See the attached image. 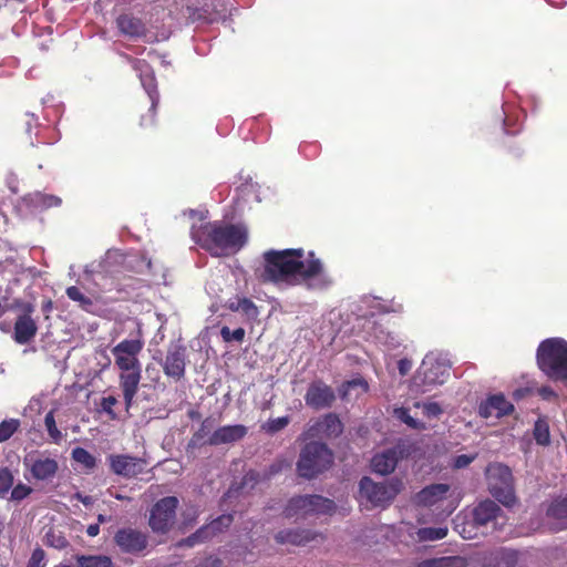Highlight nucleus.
<instances>
[{"instance_id":"obj_1","label":"nucleus","mask_w":567,"mask_h":567,"mask_svg":"<svg viewBox=\"0 0 567 567\" xmlns=\"http://www.w3.org/2000/svg\"><path fill=\"white\" fill-rule=\"evenodd\" d=\"M262 279L277 285L303 286L324 290L333 284L323 262L313 251L303 249L269 250L264 254Z\"/></svg>"},{"instance_id":"obj_2","label":"nucleus","mask_w":567,"mask_h":567,"mask_svg":"<svg viewBox=\"0 0 567 567\" xmlns=\"http://www.w3.org/2000/svg\"><path fill=\"white\" fill-rule=\"evenodd\" d=\"M143 348L144 340L138 336L132 339H124L111 349L114 365L120 371L118 381L126 410L132 406L142 379V364L138 355Z\"/></svg>"},{"instance_id":"obj_3","label":"nucleus","mask_w":567,"mask_h":567,"mask_svg":"<svg viewBox=\"0 0 567 567\" xmlns=\"http://www.w3.org/2000/svg\"><path fill=\"white\" fill-rule=\"evenodd\" d=\"M190 236L212 256L219 257L237 252L246 243L247 230L243 226L215 221L193 225Z\"/></svg>"},{"instance_id":"obj_4","label":"nucleus","mask_w":567,"mask_h":567,"mask_svg":"<svg viewBox=\"0 0 567 567\" xmlns=\"http://www.w3.org/2000/svg\"><path fill=\"white\" fill-rule=\"evenodd\" d=\"M537 365L554 381H567V341L563 338H548L538 346Z\"/></svg>"},{"instance_id":"obj_5","label":"nucleus","mask_w":567,"mask_h":567,"mask_svg":"<svg viewBox=\"0 0 567 567\" xmlns=\"http://www.w3.org/2000/svg\"><path fill=\"white\" fill-rule=\"evenodd\" d=\"M450 375V364L445 357L439 353H427L413 377L411 391L424 394L434 386L443 384Z\"/></svg>"},{"instance_id":"obj_6","label":"nucleus","mask_w":567,"mask_h":567,"mask_svg":"<svg viewBox=\"0 0 567 567\" xmlns=\"http://www.w3.org/2000/svg\"><path fill=\"white\" fill-rule=\"evenodd\" d=\"M403 483L399 478H392L382 483H375L364 476L359 483V502L368 507H386L401 492Z\"/></svg>"},{"instance_id":"obj_7","label":"nucleus","mask_w":567,"mask_h":567,"mask_svg":"<svg viewBox=\"0 0 567 567\" xmlns=\"http://www.w3.org/2000/svg\"><path fill=\"white\" fill-rule=\"evenodd\" d=\"M333 463V454L323 443H308L300 452L297 472L303 478H313Z\"/></svg>"},{"instance_id":"obj_8","label":"nucleus","mask_w":567,"mask_h":567,"mask_svg":"<svg viewBox=\"0 0 567 567\" xmlns=\"http://www.w3.org/2000/svg\"><path fill=\"white\" fill-rule=\"evenodd\" d=\"M489 493L504 506L516 503L511 468L502 463H492L485 471Z\"/></svg>"},{"instance_id":"obj_9","label":"nucleus","mask_w":567,"mask_h":567,"mask_svg":"<svg viewBox=\"0 0 567 567\" xmlns=\"http://www.w3.org/2000/svg\"><path fill=\"white\" fill-rule=\"evenodd\" d=\"M333 501L320 495H305L292 497L285 508L287 518H307L312 515H330L334 513Z\"/></svg>"},{"instance_id":"obj_10","label":"nucleus","mask_w":567,"mask_h":567,"mask_svg":"<svg viewBox=\"0 0 567 567\" xmlns=\"http://www.w3.org/2000/svg\"><path fill=\"white\" fill-rule=\"evenodd\" d=\"M178 499L167 496L159 499L151 509L150 526L155 533H166L173 525L176 516Z\"/></svg>"},{"instance_id":"obj_11","label":"nucleus","mask_w":567,"mask_h":567,"mask_svg":"<svg viewBox=\"0 0 567 567\" xmlns=\"http://www.w3.org/2000/svg\"><path fill=\"white\" fill-rule=\"evenodd\" d=\"M473 520L476 526H492L493 532L502 530L507 518L501 507L491 499L480 502L473 509Z\"/></svg>"},{"instance_id":"obj_12","label":"nucleus","mask_w":567,"mask_h":567,"mask_svg":"<svg viewBox=\"0 0 567 567\" xmlns=\"http://www.w3.org/2000/svg\"><path fill=\"white\" fill-rule=\"evenodd\" d=\"M23 464L30 471L33 478L38 481H47L54 477L59 468L56 460L44 452L29 453L24 457Z\"/></svg>"},{"instance_id":"obj_13","label":"nucleus","mask_w":567,"mask_h":567,"mask_svg":"<svg viewBox=\"0 0 567 567\" xmlns=\"http://www.w3.org/2000/svg\"><path fill=\"white\" fill-rule=\"evenodd\" d=\"M526 553L499 548L484 557L482 567H526Z\"/></svg>"},{"instance_id":"obj_14","label":"nucleus","mask_w":567,"mask_h":567,"mask_svg":"<svg viewBox=\"0 0 567 567\" xmlns=\"http://www.w3.org/2000/svg\"><path fill=\"white\" fill-rule=\"evenodd\" d=\"M110 467L113 473L124 477H134L145 471L146 461L126 454H112L109 456Z\"/></svg>"},{"instance_id":"obj_15","label":"nucleus","mask_w":567,"mask_h":567,"mask_svg":"<svg viewBox=\"0 0 567 567\" xmlns=\"http://www.w3.org/2000/svg\"><path fill=\"white\" fill-rule=\"evenodd\" d=\"M162 367L167 377L181 380L185 374L186 348L181 344H171Z\"/></svg>"},{"instance_id":"obj_16","label":"nucleus","mask_w":567,"mask_h":567,"mask_svg":"<svg viewBox=\"0 0 567 567\" xmlns=\"http://www.w3.org/2000/svg\"><path fill=\"white\" fill-rule=\"evenodd\" d=\"M333 390L320 380L310 383L305 395L306 404L312 409L320 410L329 408L334 401Z\"/></svg>"},{"instance_id":"obj_17","label":"nucleus","mask_w":567,"mask_h":567,"mask_svg":"<svg viewBox=\"0 0 567 567\" xmlns=\"http://www.w3.org/2000/svg\"><path fill=\"white\" fill-rule=\"evenodd\" d=\"M342 430L343 426L339 417L336 414L329 413L309 424L306 436L308 439L319 436L336 437L342 433Z\"/></svg>"},{"instance_id":"obj_18","label":"nucleus","mask_w":567,"mask_h":567,"mask_svg":"<svg viewBox=\"0 0 567 567\" xmlns=\"http://www.w3.org/2000/svg\"><path fill=\"white\" fill-rule=\"evenodd\" d=\"M513 411V403L509 402L502 393L489 395L478 406V413L484 419H499L511 414Z\"/></svg>"},{"instance_id":"obj_19","label":"nucleus","mask_w":567,"mask_h":567,"mask_svg":"<svg viewBox=\"0 0 567 567\" xmlns=\"http://www.w3.org/2000/svg\"><path fill=\"white\" fill-rule=\"evenodd\" d=\"M133 68L138 72L141 83L151 100V111L154 112L159 100L154 72L143 60H135Z\"/></svg>"},{"instance_id":"obj_20","label":"nucleus","mask_w":567,"mask_h":567,"mask_svg":"<svg viewBox=\"0 0 567 567\" xmlns=\"http://www.w3.org/2000/svg\"><path fill=\"white\" fill-rule=\"evenodd\" d=\"M115 543L125 553H138L147 545L146 536L135 529L124 528L115 534Z\"/></svg>"},{"instance_id":"obj_21","label":"nucleus","mask_w":567,"mask_h":567,"mask_svg":"<svg viewBox=\"0 0 567 567\" xmlns=\"http://www.w3.org/2000/svg\"><path fill=\"white\" fill-rule=\"evenodd\" d=\"M233 522V516L221 515L218 518L214 519L209 525L199 528L195 534L189 536L188 538L182 540L179 543L181 546L193 547L197 543L214 536L216 533L223 532L224 528H227Z\"/></svg>"},{"instance_id":"obj_22","label":"nucleus","mask_w":567,"mask_h":567,"mask_svg":"<svg viewBox=\"0 0 567 567\" xmlns=\"http://www.w3.org/2000/svg\"><path fill=\"white\" fill-rule=\"evenodd\" d=\"M359 310L362 317L375 316L379 313L400 312L402 305L394 300H382L377 297H364L360 301Z\"/></svg>"},{"instance_id":"obj_23","label":"nucleus","mask_w":567,"mask_h":567,"mask_svg":"<svg viewBox=\"0 0 567 567\" xmlns=\"http://www.w3.org/2000/svg\"><path fill=\"white\" fill-rule=\"evenodd\" d=\"M402 451L394 447L377 453L371 460V467L373 472L388 475L394 471Z\"/></svg>"},{"instance_id":"obj_24","label":"nucleus","mask_w":567,"mask_h":567,"mask_svg":"<svg viewBox=\"0 0 567 567\" xmlns=\"http://www.w3.org/2000/svg\"><path fill=\"white\" fill-rule=\"evenodd\" d=\"M246 434L247 427L244 425H225L214 431V433L208 439V443L210 445L234 443L241 440Z\"/></svg>"},{"instance_id":"obj_25","label":"nucleus","mask_w":567,"mask_h":567,"mask_svg":"<svg viewBox=\"0 0 567 567\" xmlns=\"http://www.w3.org/2000/svg\"><path fill=\"white\" fill-rule=\"evenodd\" d=\"M37 331L35 321L29 315H22L14 323L13 339L19 344H25L34 338Z\"/></svg>"},{"instance_id":"obj_26","label":"nucleus","mask_w":567,"mask_h":567,"mask_svg":"<svg viewBox=\"0 0 567 567\" xmlns=\"http://www.w3.org/2000/svg\"><path fill=\"white\" fill-rule=\"evenodd\" d=\"M450 491V485L444 483L432 484L424 487L416 494L415 501L419 505L433 506L442 501Z\"/></svg>"},{"instance_id":"obj_27","label":"nucleus","mask_w":567,"mask_h":567,"mask_svg":"<svg viewBox=\"0 0 567 567\" xmlns=\"http://www.w3.org/2000/svg\"><path fill=\"white\" fill-rule=\"evenodd\" d=\"M120 32L130 38H141L145 34V25L131 14H122L116 20Z\"/></svg>"},{"instance_id":"obj_28","label":"nucleus","mask_w":567,"mask_h":567,"mask_svg":"<svg viewBox=\"0 0 567 567\" xmlns=\"http://www.w3.org/2000/svg\"><path fill=\"white\" fill-rule=\"evenodd\" d=\"M318 535L303 529H286L281 530L276 535V540L280 544H291V545H306Z\"/></svg>"},{"instance_id":"obj_29","label":"nucleus","mask_w":567,"mask_h":567,"mask_svg":"<svg viewBox=\"0 0 567 567\" xmlns=\"http://www.w3.org/2000/svg\"><path fill=\"white\" fill-rule=\"evenodd\" d=\"M23 203L32 208V210H43L51 207H58L62 200L54 195L42 194L40 192L29 194L23 197Z\"/></svg>"},{"instance_id":"obj_30","label":"nucleus","mask_w":567,"mask_h":567,"mask_svg":"<svg viewBox=\"0 0 567 567\" xmlns=\"http://www.w3.org/2000/svg\"><path fill=\"white\" fill-rule=\"evenodd\" d=\"M227 307L234 312L241 313L247 320H256L259 316L257 306L246 297H234L228 300Z\"/></svg>"},{"instance_id":"obj_31","label":"nucleus","mask_w":567,"mask_h":567,"mask_svg":"<svg viewBox=\"0 0 567 567\" xmlns=\"http://www.w3.org/2000/svg\"><path fill=\"white\" fill-rule=\"evenodd\" d=\"M66 296L74 302L79 305V307L90 313L95 312V303L99 301V297H89L84 295L80 288L75 286H71L66 288Z\"/></svg>"},{"instance_id":"obj_32","label":"nucleus","mask_w":567,"mask_h":567,"mask_svg":"<svg viewBox=\"0 0 567 567\" xmlns=\"http://www.w3.org/2000/svg\"><path fill=\"white\" fill-rule=\"evenodd\" d=\"M547 516L557 520L556 528H567V496L554 501L547 509Z\"/></svg>"},{"instance_id":"obj_33","label":"nucleus","mask_w":567,"mask_h":567,"mask_svg":"<svg viewBox=\"0 0 567 567\" xmlns=\"http://www.w3.org/2000/svg\"><path fill=\"white\" fill-rule=\"evenodd\" d=\"M369 385L368 382L362 379H353L350 381L344 382L339 392L342 399H351V398H358L361 394H364L368 392Z\"/></svg>"},{"instance_id":"obj_34","label":"nucleus","mask_w":567,"mask_h":567,"mask_svg":"<svg viewBox=\"0 0 567 567\" xmlns=\"http://www.w3.org/2000/svg\"><path fill=\"white\" fill-rule=\"evenodd\" d=\"M282 464V462L275 463L269 467L268 472L262 474L257 471H249L243 478L241 488H252L258 482L270 478L271 475L281 471Z\"/></svg>"},{"instance_id":"obj_35","label":"nucleus","mask_w":567,"mask_h":567,"mask_svg":"<svg viewBox=\"0 0 567 567\" xmlns=\"http://www.w3.org/2000/svg\"><path fill=\"white\" fill-rule=\"evenodd\" d=\"M467 560L462 556H445L424 561L420 567H466Z\"/></svg>"},{"instance_id":"obj_36","label":"nucleus","mask_w":567,"mask_h":567,"mask_svg":"<svg viewBox=\"0 0 567 567\" xmlns=\"http://www.w3.org/2000/svg\"><path fill=\"white\" fill-rule=\"evenodd\" d=\"M449 528L446 526L423 527L417 529L416 538L419 542H435L447 536Z\"/></svg>"},{"instance_id":"obj_37","label":"nucleus","mask_w":567,"mask_h":567,"mask_svg":"<svg viewBox=\"0 0 567 567\" xmlns=\"http://www.w3.org/2000/svg\"><path fill=\"white\" fill-rule=\"evenodd\" d=\"M534 439L537 444L547 446L550 443V432H549V424L546 419H538L535 422L534 431H533Z\"/></svg>"},{"instance_id":"obj_38","label":"nucleus","mask_w":567,"mask_h":567,"mask_svg":"<svg viewBox=\"0 0 567 567\" xmlns=\"http://www.w3.org/2000/svg\"><path fill=\"white\" fill-rule=\"evenodd\" d=\"M79 567H111L112 560L107 556H85L79 555L75 557Z\"/></svg>"},{"instance_id":"obj_39","label":"nucleus","mask_w":567,"mask_h":567,"mask_svg":"<svg viewBox=\"0 0 567 567\" xmlns=\"http://www.w3.org/2000/svg\"><path fill=\"white\" fill-rule=\"evenodd\" d=\"M394 416L414 430L425 429V424L410 414V409L401 406L393 411Z\"/></svg>"},{"instance_id":"obj_40","label":"nucleus","mask_w":567,"mask_h":567,"mask_svg":"<svg viewBox=\"0 0 567 567\" xmlns=\"http://www.w3.org/2000/svg\"><path fill=\"white\" fill-rule=\"evenodd\" d=\"M72 458L87 470L93 468L96 464L95 457L83 447H75L72 451Z\"/></svg>"},{"instance_id":"obj_41","label":"nucleus","mask_w":567,"mask_h":567,"mask_svg":"<svg viewBox=\"0 0 567 567\" xmlns=\"http://www.w3.org/2000/svg\"><path fill=\"white\" fill-rule=\"evenodd\" d=\"M20 427L18 419L3 420L0 423V443L8 441Z\"/></svg>"},{"instance_id":"obj_42","label":"nucleus","mask_w":567,"mask_h":567,"mask_svg":"<svg viewBox=\"0 0 567 567\" xmlns=\"http://www.w3.org/2000/svg\"><path fill=\"white\" fill-rule=\"evenodd\" d=\"M44 425H45V429H47L48 434L51 437V440L54 443H60L62 440V433L56 427L53 411H50L49 413H47V415L44 417Z\"/></svg>"},{"instance_id":"obj_43","label":"nucleus","mask_w":567,"mask_h":567,"mask_svg":"<svg viewBox=\"0 0 567 567\" xmlns=\"http://www.w3.org/2000/svg\"><path fill=\"white\" fill-rule=\"evenodd\" d=\"M415 409H422L423 414L429 417H437L442 414V408L436 402H414Z\"/></svg>"},{"instance_id":"obj_44","label":"nucleus","mask_w":567,"mask_h":567,"mask_svg":"<svg viewBox=\"0 0 567 567\" xmlns=\"http://www.w3.org/2000/svg\"><path fill=\"white\" fill-rule=\"evenodd\" d=\"M220 336L226 342L237 341L241 342L245 338V330L243 328H237L235 330H230L228 327H223L220 329Z\"/></svg>"},{"instance_id":"obj_45","label":"nucleus","mask_w":567,"mask_h":567,"mask_svg":"<svg viewBox=\"0 0 567 567\" xmlns=\"http://www.w3.org/2000/svg\"><path fill=\"white\" fill-rule=\"evenodd\" d=\"M380 342L385 347L386 350H395L401 346V340L398 336L390 332H381L378 337Z\"/></svg>"},{"instance_id":"obj_46","label":"nucleus","mask_w":567,"mask_h":567,"mask_svg":"<svg viewBox=\"0 0 567 567\" xmlns=\"http://www.w3.org/2000/svg\"><path fill=\"white\" fill-rule=\"evenodd\" d=\"M289 424V417L288 416H280L277 419L269 420L264 429L269 433H276L282 429H285Z\"/></svg>"},{"instance_id":"obj_47","label":"nucleus","mask_w":567,"mask_h":567,"mask_svg":"<svg viewBox=\"0 0 567 567\" xmlns=\"http://www.w3.org/2000/svg\"><path fill=\"white\" fill-rule=\"evenodd\" d=\"M47 543L48 545L56 548V549H63L68 546L66 538L61 533H48L47 534Z\"/></svg>"},{"instance_id":"obj_48","label":"nucleus","mask_w":567,"mask_h":567,"mask_svg":"<svg viewBox=\"0 0 567 567\" xmlns=\"http://www.w3.org/2000/svg\"><path fill=\"white\" fill-rule=\"evenodd\" d=\"M27 567H45V553L42 548H35L32 551Z\"/></svg>"},{"instance_id":"obj_49","label":"nucleus","mask_w":567,"mask_h":567,"mask_svg":"<svg viewBox=\"0 0 567 567\" xmlns=\"http://www.w3.org/2000/svg\"><path fill=\"white\" fill-rule=\"evenodd\" d=\"M117 404V399L113 395L103 398L101 401V409L103 412L110 415L112 420L116 419V414L113 408Z\"/></svg>"},{"instance_id":"obj_50","label":"nucleus","mask_w":567,"mask_h":567,"mask_svg":"<svg viewBox=\"0 0 567 567\" xmlns=\"http://www.w3.org/2000/svg\"><path fill=\"white\" fill-rule=\"evenodd\" d=\"M31 492H32V488L30 486L20 483L13 487V489L11 492V499L22 501L27 496H29L31 494Z\"/></svg>"},{"instance_id":"obj_51","label":"nucleus","mask_w":567,"mask_h":567,"mask_svg":"<svg viewBox=\"0 0 567 567\" xmlns=\"http://www.w3.org/2000/svg\"><path fill=\"white\" fill-rule=\"evenodd\" d=\"M13 484V477L8 470L0 471V494L7 493Z\"/></svg>"},{"instance_id":"obj_52","label":"nucleus","mask_w":567,"mask_h":567,"mask_svg":"<svg viewBox=\"0 0 567 567\" xmlns=\"http://www.w3.org/2000/svg\"><path fill=\"white\" fill-rule=\"evenodd\" d=\"M473 461H474L473 455H466V454L457 455L453 461V466L455 468H463V467H466L467 465H470Z\"/></svg>"},{"instance_id":"obj_53","label":"nucleus","mask_w":567,"mask_h":567,"mask_svg":"<svg viewBox=\"0 0 567 567\" xmlns=\"http://www.w3.org/2000/svg\"><path fill=\"white\" fill-rule=\"evenodd\" d=\"M412 367L413 363L408 358L400 359L398 362V370L402 377L406 375L412 370Z\"/></svg>"},{"instance_id":"obj_54","label":"nucleus","mask_w":567,"mask_h":567,"mask_svg":"<svg viewBox=\"0 0 567 567\" xmlns=\"http://www.w3.org/2000/svg\"><path fill=\"white\" fill-rule=\"evenodd\" d=\"M538 395L547 401L556 400L557 393L550 386H542L537 390Z\"/></svg>"},{"instance_id":"obj_55","label":"nucleus","mask_w":567,"mask_h":567,"mask_svg":"<svg viewBox=\"0 0 567 567\" xmlns=\"http://www.w3.org/2000/svg\"><path fill=\"white\" fill-rule=\"evenodd\" d=\"M11 287H7L4 290L0 287V301L8 303L10 299Z\"/></svg>"},{"instance_id":"obj_56","label":"nucleus","mask_w":567,"mask_h":567,"mask_svg":"<svg viewBox=\"0 0 567 567\" xmlns=\"http://www.w3.org/2000/svg\"><path fill=\"white\" fill-rule=\"evenodd\" d=\"M86 533L90 537H95L100 533V526L99 524H92L87 526Z\"/></svg>"},{"instance_id":"obj_57","label":"nucleus","mask_w":567,"mask_h":567,"mask_svg":"<svg viewBox=\"0 0 567 567\" xmlns=\"http://www.w3.org/2000/svg\"><path fill=\"white\" fill-rule=\"evenodd\" d=\"M199 216V219L203 220L205 218V216L203 214H198L197 212L195 210H189V216L190 217H195V216Z\"/></svg>"},{"instance_id":"obj_58","label":"nucleus","mask_w":567,"mask_h":567,"mask_svg":"<svg viewBox=\"0 0 567 567\" xmlns=\"http://www.w3.org/2000/svg\"><path fill=\"white\" fill-rule=\"evenodd\" d=\"M52 308V302L49 300L47 301L44 305H43V310L44 311H50Z\"/></svg>"},{"instance_id":"obj_59","label":"nucleus","mask_w":567,"mask_h":567,"mask_svg":"<svg viewBox=\"0 0 567 567\" xmlns=\"http://www.w3.org/2000/svg\"><path fill=\"white\" fill-rule=\"evenodd\" d=\"M80 501L84 504V505H89L91 504V498L89 496H85V497H79Z\"/></svg>"},{"instance_id":"obj_60","label":"nucleus","mask_w":567,"mask_h":567,"mask_svg":"<svg viewBox=\"0 0 567 567\" xmlns=\"http://www.w3.org/2000/svg\"><path fill=\"white\" fill-rule=\"evenodd\" d=\"M97 520H99V523H105L106 522V517L104 515L100 514L97 516Z\"/></svg>"},{"instance_id":"obj_61","label":"nucleus","mask_w":567,"mask_h":567,"mask_svg":"<svg viewBox=\"0 0 567 567\" xmlns=\"http://www.w3.org/2000/svg\"><path fill=\"white\" fill-rule=\"evenodd\" d=\"M54 567H71V566H69V565H64V564H60V565H56V566H54Z\"/></svg>"},{"instance_id":"obj_62","label":"nucleus","mask_w":567,"mask_h":567,"mask_svg":"<svg viewBox=\"0 0 567 567\" xmlns=\"http://www.w3.org/2000/svg\"><path fill=\"white\" fill-rule=\"evenodd\" d=\"M504 126H505V130L509 133V130H508V123H504Z\"/></svg>"},{"instance_id":"obj_63","label":"nucleus","mask_w":567,"mask_h":567,"mask_svg":"<svg viewBox=\"0 0 567 567\" xmlns=\"http://www.w3.org/2000/svg\"><path fill=\"white\" fill-rule=\"evenodd\" d=\"M462 536H463V538H470L471 537L470 535L467 536L465 534H463Z\"/></svg>"}]
</instances>
